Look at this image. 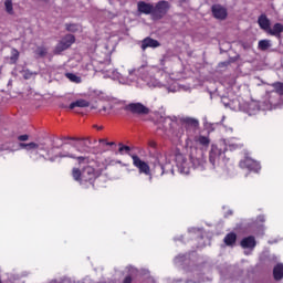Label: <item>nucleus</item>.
Segmentation results:
<instances>
[{
    "label": "nucleus",
    "mask_w": 283,
    "mask_h": 283,
    "mask_svg": "<svg viewBox=\"0 0 283 283\" xmlns=\"http://www.w3.org/2000/svg\"><path fill=\"white\" fill-rule=\"evenodd\" d=\"M172 160H175L179 174H184L185 176L189 175V171H191V163H189L187 157L180 153V149L172 148L165 155L158 156L157 164H155L154 167L155 176L161 177L169 174L170 176H175L174 164H171Z\"/></svg>",
    "instance_id": "f257e3e1"
},
{
    "label": "nucleus",
    "mask_w": 283,
    "mask_h": 283,
    "mask_svg": "<svg viewBox=\"0 0 283 283\" xmlns=\"http://www.w3.org/2000/svg\"><path fill=\"white\" fill-rule=\"evenodd\" d=\"M71 176L75 182H78L81 187L84 189H88L90 187H94L96 179L101 176L96 168L92 166H85L81 168H72Z\"/></svg>",
    "instance_id": "f03ea898"
},
{
    "label": "nucleus",
    "mask_w": 283,
    "mask_h": 283,
    "mask_svg": "<svg viewBox=\"0 0 283 283\" xmlns=\"http://www.w3.org/2000/svg\"><path fill=\"white\" fill-rule=\"evenodd\" d=\"M19 140V147L20 149H25V151H46L48 148H45V144L43 143H35V142H30L25 144V142L30 140V135L24 134V135H19L18 136Z\"/></svg>",
    "instance_id": "7ed1b4c3"
},
{
    "label": "nucleus",
    "mask_w": 283,
    "mask_h": 283,
    "mask_svg": "<svg viewBox=\"0 0 283 283\" xmlns=\"http://www.w3.org/2000/svg\"><path fill=\"white\" fill-rule=\"evenodd\" d=\"M272 87H274V91L268 93V98H269V106L266 109H273L280 105L277 101H275V96H283V83L282 82H276L272 84Z\"/></svg>",
    "instance_id": "20e7f679"
},
{
    "label": "nucleus",
    "mask_w": 283,
    "mask_h": 283,
    "mask_svg": "<svg viewBox=\"0 0 283 283\" xmlns=\"http://www.w3.org/2000/svg\"><path fill=\"white\" fill-rule=\"evenodd\" d=\"M169 2L168 1H159L156 3V6H153V13H151V18L155 21H160V19H163L167 12H169Z\"/></svg>",
    "instance_id": "39448f33"
},
{
    "label": "nucleus",
    "mask_w": 283,
    "mask_h": 283,
    "mask_svg": "<svg viewBox=\"0 0 283 283\" xmlns=\"http://www.w3.org/2000/svg\"><path fill=\"white\" fill-rule=\"evenodd\" d=\"M224 154H227L226 145H212L209 153V161L216 167V163H220V158H222Z\"/></svg>",
    "instance_id": "423d86ee"
},
{
    "label": "nucleus",
    "mask_w": 283,
    "mask_h": 283,
    "mask_svg": "<svg viewBox=\"0 0 283 283\" xmlns=\"http://www.w3.org/2000/svg\"><path fill=\"white\" fill-rule=\"evenodd\" d=\"M74 43H76V36L73 34L64 35L62 40L56 44L54 54H61L62 52H65V50H70Z\"/></svg>",
    "instance_id": "0eeeda50"
},
{
    "label": "nucleus",
    "mask_w": 283,
    "mask_h": 283,
    "mask_svg": "<svg viewBox=\"0 0 283 283\" xmlns=\"http://www.w3.org/2000/svg\"><path fill=\"white\" fill-rule=\"evenodd\" d=\"M124 109L137 116H147V114H149V107L145 106L143 103H130L126 105Z\"/></svg>",
    "instance_id": "6e6552de"
},
{
    "label": "nucleus",
    "mask_w": 283,
    "mask_h": 283,
    "mask_svg": "<svg viewBox=\"0 0 283 283\" xmlns=\"http://www.w3.org/2000/svg\"><path fill=\"white\" fill-rule=\"evenodd\" d=\"M133 160L134 167H136L139 171V174H144L145 176H151V168L149 167V164L147 161H143L138 155H132L130 156Z\"/></svg>",
    "instance_id": "1a4fd4ad"
},
{
    "label": "nucleus",
    "mask_w": 283,
    "mask_h": 283,
    "mask_svg": "<svg viewBox=\"0 0 283 283\" xmlns=\"http://www.w3.org/2000/svg\"><path fill=\"white\" fill-rule=\"evenodd\" d=\"M59 158H72L74 160L78 161V165H83V163H90V158L85 157V156H77L76 154L72 153V151H61L59 153Z\"/></svg>",
    "instance_id": "9d476101"
},
{
    "label": "nucleus",
    "mask_w": 283,
    "mask_h": 283,
    "mask_svg": "<svg viewBox=\"0 0 283 283\" xmlns=\"http://www.w3.org/2000/svg\"><path fill=\"white\" fill-rule=\"evenodd\" d=\"M211 10L214 19H219L220 21H224V19H227L228 13L224 7L220 4H213Z\"/></svg>",
    "instance_id": "9b49d317"
},
{
    "label": "nucleus",
    "mask_w": 283,
    "mask_h": 283,
    "mask_svg": "<svg viewBox=\"0 0 283 283\" xmlns=\"http://www.w3.org/2000/svg\"><path fill=\"white\" fill-rule=\"evenodd\" d=\"M137 10L140 12V14H153L154 4L147 3L145 1H139L137 3Z\"/></svg>",
    "instance_id": "f8f14e48"
},
{
    "label": "nucleus",
    "mask_w": 283,
    "mask_h": 283,
    "mask_svg": "<svg viewBox=\"0 0 283 283\" xmlns=\"http://www.w3.org/2000/svg\"><path fill=\"white\" fill-rule=\"evenodd\" d=\"M147 48H160V42L147 36L142 41V50H147Z\"/></svg>",
    "instance_id": "ddd939ff"
},
{
    "label": "nucleus",
    "mask_w": 283,
    "mask_h": 283,
    "mask_svg": "<svg viewBox=\"0 0 283 283\" xmlns=\"http://www.w3.org/2000/svg\"><path fill=\"white\" fill-rule=\"evenodd\" d=\"M258 23L261 30H264L265 32H269V30L271 29V20H269V18L264 14L259 17Z\"/></svg>",
    "instance_id": "4468645a"
},
{
    "label": "nucleus",
    "mask_w": 283,
    "mask_h": 283,
    "mask_svg": "<svg viewBox=\"0 0 283 283\" xmlns=\"http://www.w3.org/2000/svg\"><path fill=\"white\" fill-rule=\"evenodd\" d=\"M237 241L238 234H235V232L228 233L223 239L226 247H234Z\"/></svg>",
    "instance_id": "2eb2a0df"
},
{
    "label": "nucleus",
    "mask_w": 283,
    "mask_h": 283,
    "mask_svg": "<svg viewBox=\"0 0 283 283\" xmlns=\"http://www.w3.org/2000/svg\"><path fill=\"white\" fill-rule=\"evenodd\" d=\"M282 32H283L282 23H275L273 25V29H271V27H270L268 34H271L272 36H280V34H282Z\"/></svg>",
    "instance_id": "dca6fc26"
},
{
    "label": "nucleus",
    "mask_w": 283,
    "mask_h": 283,
    "mask_svg": "<svg viewBox=\"0 0 283 283\" xmlns=\"http://www.w3.org/2000/svg\"><path fill=\"white\" fill-rule=\"evenodd\" d=\"M274 280L280 281L283 277V264L277 263L273 269Z\"/></svg>",
    "instance_id": "f3484780"
},
{
    "label": "nucleus",
    "mask_w": 283,
    "mask_h": 283,
    "mask_svg": "<svg viewBox=\"0 0 283 283\" xmlns=\"http://www.w3.org/2000/svg\"><path fill=\"white\" fill-rule=\"evenodd\" d=\"M90 105V102L86 99H77L75 102H72L69 106L70 109H74L75 107H87Z\"/></svg>",
    "instance_id": "a211bd4d"
},
{
    "label": "nucleus",
    "mask_w": 283,
    "mask_h": 283,
    "mask_svg": "<svg viewBox=\"0 0 283 283\" xmlns=\"http://www.w3.org/2000/svg\"><path fill=\"white\" fill-rule=\"evenodd\" d=\"M272 45L271 40H260L258 43V49L261 50V52H266V50H269V48Z\"/></svg>",
    "instance_id": "6ab92c4d"
},
{
    "label": "nucleus",
    "mask_w": 283,
    "mask_h": 283,
    "mask_svg": "<svg viewBox=\"0 0 283 283\" xmlns=\"http://www.w3.org/2000/svg\"><path fill=\"white\" fill-rule=\"evenodd\" d=\"M249 167H250V171H254V174H258V171L262 169V166H260V163H258L254 159H249Z\"/></svg>",
    "instance_id": "aec40b11"
},
{
    "label": "nucleus",
    "mask_w": 283,
    "mask_h": 283,
    "mask_svg": "<svg viewBox=\"0 0 283 283\" xmlns=\"http://www.w3.org/2000/svg\"><path fill=\"white\" fill-rule=\"evenodd\" d=\"M197 143H199V145H202V147H209L211 140L209 139V137L200 135L197 138Z\"/></svg>",
    "instance_id": "412c9836"
},
{
    "label": "nucleus",
    "mask_w": 283,
    "mask_h": 283,
    "mask_svg": "<svg viewBox=\"0 0 283 283\" xmlns=\"http://www.w3.org/2000/svg\"><path fill=\"white\" fill-rule=\"evenodd\" d=\"M249 107L252 114H255V112H260V102L252 99L249 103Z\"/></svg>",
    "instance_id": "4be33fe9"
},
{
    "label": "nucleus",
    "mask_w": 283,
    "mask_h": 283,
    "mask_svg": "<svg viewBox=\"0 0 283 283\" xmlns=\"http://www.w3.org/2000/svg\"><path fill=\"white\" fill-rule=\"evenodd\" d=\"M35 55L38 56V59H43L48 55V49H45L44 46H38V49L35 50Z\"/></svg>",
    "instance_id": "5701e85b"
},
{
    "label": "nucleus",
    "mask_w": 283,
    "mask_h": 283,
    "mask_svg": "<svg viewBox=\"0 0 283 283\" xmlns=\"http://www.w3.org/2000/svg\"><path fill=\"white\" fill-rule=\"evenodd\" d=\"M66 32H78V24L76 23H66L65 24Z\"/></svg>",
    "instance_id": "b1692460"
},
{
    "label": "nucleus",
    "mask_w": 283,
    "mask_h": 283,
    "mask_svg": "<svg viewBox=\"0 0 283 283\" xmlns=\"http://www.w3.org/2000/svg\"><path fill=\"white\" fill-rule=\"evenodd\" d=\"M10 61L12 64H14L19 61V50H17V49L11 50Z\"/></svg>",
    "instance_id": "393cba45"
},
{
    "label": "nucleus",
    "mask_w": 283,
    "mask_h": 283,
    "mask_svg": "<svg viewBox=\"0 0 283 283\" xmlns=\"http://www.w3.org/2000/svg\"><path fill=\"white\" fill-rule=\"evenodd\" d=\"M240 169H249V155H245L239 163Z\"/></svg>",
    "instance_id": "a878e982"
},
{
    "label": "nucleus",
    "mask_w": 283,
    "mask_h": 283,
    "mask_svg": "<svg viewBox=\"0 0 283 283\" xmlns=\"http://www.w3.org/2000/svg\"><path fill=\"white\" fill-rule=\"evenodd\" d=\"M184 123H186V125H189L190 127H198L199 125L198 120L191 117L186 118Z\"/></svg>",
    "instance_id": "bb28decb"
},
{
    "label": "nucleus",
    "mask_w": 283,
    "mask_h": 283,
    "mask_svg": "<svg viewBox=\"0 0 283 283\" xmlns=\"http://www.w3.org/2000/svg\"><path fill=\"white\" fill-rule=\"evenodd\" d=\"M256 245H258V241H255V237L250 235L249 237V250L253 251V249H255Z\"/></svg>",
    "instance_id": "cd10ccee"
},
{
    "label": "nucleus",
    "mask_w": 283,
    "mask_h": 283,
    "mask_svg": "<svg viewBox=\"0 0 283 283\" xmlns=\"http://www.w3.org/2000/svg\"><path fill=\"white\" fill-rule=\"evenodd\" d=\"M66 78H70L72 83H80L81 82V77H78L74 73H66Z\"/></svg>",
    "instance_id": "c85d7f7f"
},
{
    "label": "nucleus",
    "mask_w": 283,
    "mask_h": 283,
    "mask_svg": "<svg viewBox=\"0 0 283 283\" xmlns=\"http://www.w3.org/2000/svg\"><path fill=\"white\" fill-rule=\"evenodd\" d=\"M4 6H6V11L8 12V14H12V12L14 11V9L12 7V0H6Z\"/></svg>",
    "instance_id": "c756f323"
},
{
    "label": "nucleus",
    "mask_w": 283,
    "mask_h": 283,
    "mask_svg": "<svg viewBox=\"0 0 283 283\" xmlns=\"http://www.w3.org/2000/svg\"><path fill=\"white\" fill-rule=\"evenodd\" d=\"M118 151H119V154H123V151H125L126 154H129V151H132V148L129 146H125L123 144H119Z\"/></svg>",
    "instance_id": "7c9ffc66"
},
{
    "label": "nucleus",
    "mask_w": 283,
    "mask_h": 283,
    "mask_svg": "<svg viewBox=\"0 0 283 283\" xmlns=\"http://www.w3.org/2000/svg\"><path fill=\"white\" fill-rule=\"evenodd\" d=\"M241 247L243 249H249V237H245V238L242 239Z\"/></svg>",
    "instance_id": "2f4dec72"
},
{
    "label": "nucleus",
    "mask_w": 283,
    "mask_h": 283,
    "mask_svg": "<svg viewBox=\"0 0 283 283\" xmlns=\"http://www.w3.org/2000/svg\"><path fill=\"white\" fill-rule=\"evenodd\" d=\"M62 140H81V138H78V137L65 136V137H62Z\"/></svg>",
    "instance_id": "473e14b6"
},
{
    "label": "nucleus",
    "mask_w": 283,
    "mask_h": 283,
    "mask_svg": "<svg viewBox=\"0 0 283 283\" xmlns=\"http://www.w3.org/2000/svg\"><path fill=\"white\" fill-rule=\"evenodd\" d=\"M133 282V279H132V275H127L125 276L123 283H132Z\"/></svg>",
    "instance_id": "72a5a7b5"
},
{
    "label": "nucleus",
    "mask_w": 283,
    "mask_h": 283,
    "mask_svg": "<svg viewBox=\"0 0 283 283\" xmlns=\"http://www.w3.org/2000/svg\"><path fill=\"white\" fill-rule=\"evenodd\" d=\"M229 65V62H221L219 63V67H227Z\"/></svg>",
    "instance_id": "f704fd0d"
},
{
    "label": "nucleus",
    "mask_w": 283,
    "mask_h": 283,
    "mask_svg": "<svg viewBox=\"0 0 283 283\" xmlns=\"http://www.w3.org/2000/svg\"><path fill=\"white\" fill-rule=\"evenodd\" d=\"M239 109H240L241 112H245V114L249 113V108H243L242 105L239 106Z\"/></svg>",
    "instance_id": "c9c22d12"
},
{
    "label": "nucleus",
    "mask_w": 283,
    "mask_h": 283,
    "mask_svg": "<svg viewBox=\"0 0 283 283\" xmlns=\"http://www.w3.org/2000/svg\"><path fill=\"white\" fill-rule=\"evenodd\" d=\"M258 220H259V222H264V216H260V217H258Z\"/></svg>",
    "instance_id": "e433bc0d"
},
{
    "label": "nucleus",
    "mask_w": 283,
    "mask_h": 283,
    "mask_svg": "<svg viewBox=\"0 0 283 283\" xmlns=\"http://www.w3.org/2000/svg\"><path fill=\"white\" fill-rule=\"evenodd\" d=\"M149 146L153 147L154 149H156V142H150Z\"/></svg>",
    "instance_id": "4c0bfd02"
},
{
    "label": "nucleus",
    "mask_w": 283,
    "mask_h": 283,
    "mask_svg": "<svg viewBox=\"0 0 283 283\" xmlns=\"http://www.w3.org/2000/svg\"><path fill=\"white\" fill-rule=\"evenodd\" d=\"M106 145H107L108 147H112V146L116 145V143H114V142H108V143H106Z\"/></svg>",
    "instance_id": "58836bf2"
},
{
    "label": "nucleus",
    "mask_w": 283,
    "mask_h": 283,
    "mask_svg": "<svg viewBox=\"0 0 283 283\" xmlns=\"http://www.w3.org/2000/svg\"><path fill=\"white\" fill-rule=\"evenodd\" d=\"M99 143L104 144V145H107V139H99Z\"/></svg>",
    "instance_id": "ea45409f"
},
{
    "label": "nucleus",
    "mask_w": 283,
    "mask_h": 283,
    "mask_svg": "<svg viewBox=\"0 0 283 283\" xmlns=\"http://www.w3.org/2000/svg\"><path fill=\"white\" fill-rule=\"evenodd\" d=\"M275 242H277V241H269V244H273V243H275Z\"/></svg>",
    "instance_id": "a19ab883"
},
{
    "label": "nucleus",
    "mask_w": 283,
    "mask_h": 283,
    "mask_svg": "<svg viewBox=\"0 0 283 283\" xmlns=\"http://www.w3.org/2000/svg\"><path fill=\"white\" fill-rule=\"evenodd\" d=\"M176 136H177V138H180V136H182V134H177Z\"/></svg>",
    "instance_id": "79ce46f5"
},
{
    "label": "nucleus",
    "mask_w": 283,
    "mask_h": 283,
    "mask_svg": "<svg viewBox=\"0 0 283 283\" xmlns=\"http://www.w3.org/2000/svg\"><path fill=\"white\" fill-rule=\"evenodd\" d=\"M98 129H103V127H98Z\"/></svg>",
    "instance_id": "37998d69"
},
{
    "label": "nucleus",
    "mask_w": 283,
    "mask_h": 283,
    "mask_svg": "<svg viewBox=\"0 0 283 283\" xmlns=\"http://www.w3.org/2000/svg\"><path fill=\"white\" fill-rule=\"evenodd\" d=\"M0 283H2L1 280H0Z\"/></svg>",
    "instance_id": "c03bdc74"
}]
</instances>
